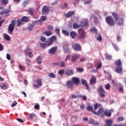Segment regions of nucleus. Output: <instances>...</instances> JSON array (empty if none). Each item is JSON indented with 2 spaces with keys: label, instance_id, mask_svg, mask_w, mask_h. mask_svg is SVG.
<instances>
[{
  "label": "nucleus",
  "instance_id": "obj_1",
  "mask_svg": "<svg viewBox=\"0 0 126 126\" xmlns=\"http://www.w3.org/2000/svg\"><path fill=\"white\" fill-rule=\"evenodd\" d=\"M112 15L118 26H122V25H124V23L125 22V19L122 17L120 18V16L119 15V14H118V13L113 12L112 13Z\"/></svg>",
  "mask_w": 126,
  "mask_h": 126
},
{
  "label": "nucleus",
  "instance_id": "obj_2",
  "mask_svg": "<svg viewBox=\"0 0 126 126\" xmlns=\"http://www.w3.org/2000/svg\"><path fill=\"white\" fill-rule=\"evenodd\" d=\"M105 21L106 23L109 25V26L113 27L115 25L116 23L115 22V20L112 16H107L105 18Z\"/></svg>",
  "mask_w": 126,
  "mask_h": 126
},
{
  "label": "nucleus",
  "instance_id": "obj_3",
  "mask_svg": "<svg viewBox=\"0 0 126 126\" xmlns=\"http://www.w3.org/2000/svg\"><path fill=\"white\" fill-rule=\"evenodd\" d=\"M46 20L47 16H42L39 20L34 21L32 24L33 25H42V24H43V22L46 21Z\"/></svg>",
  "mask_w": 126,
  "mask_h": 126
},
{
  "label": "nucleus",
  "instance_id": "obj_4",
  "mask_svg": "<svg viewBox=\"0 0 126 126\" xmlns=\"http://www.w3.org/2000/svg\"><path fill=\"white\" fill-rule=\"evenodd\" d=\"M16 23V21L13 20L11 22V24H9L7 28L9 34H12V33H13V31H14V26H15Z\"/></svg>",
  "mask_w": 126,
  "mask_h": 126
},
{
  "label": "nucleus",
  "instance_id": "obj_5",
  "mask_svg": "<svg viewBox=\"0 0 126 126\" xmlns=\"http://www.w3.org/2000/svg\"><path fill=\"white\" fill-rule=\"evenodd\" d=\"M97 91L99 94V97H101V98H105L106 97V91L103 88V85L100 86Z\"/></svg>",
  "mask_w": 126,
  "mask_h": 126
},
{
  "label": "nucleus",
  "instance_id": "obj_6",
  "mask_svg": "<svg viewBox=\"0 0 126 126\" xmlns=\"http://www.w3.org/2000/svg\"><path fill=\"white\" fill-rule=\"evenodd\" d=\"M72 48L74 49V51H77V52L82 51V48L80 44L78 43H74L72 44Z\"/></svg>",
  "mask_w": 126,
  "mask_h": 126
},
{
  "label": "nucleus",
  "instance_id": "obj_7",
  "mask_svg": "<svg viewBox=\"0 0 126 126\" xmlns=\"http://www.w3.org/2000/svg\"><path fill=\"white\" fill-rule=\"evenodd\" d=\"M66 86L69 89H73L74 88V83L71 81H67L66 83Z\"/></svg>",
  "mask_w": 126,
  "mask_h": 126
},
{
  "label": "nucleus",
  "instance_id": "obj_8",
  "mask_svg": "<svg viewBox=\"0 0 126 126\" xmlns=\"http://www.w3.org/2000/svg\"><path fill=\"white\" fill-rule=\"evenodd\" d=\"M65 74H66L67 76L73 75V74H74V70L71 69H67L65 70Z\"/></svg>",
  "mask_w": 126,
  "mask_h": 126
},
{
  "label": "nucleus",
  "instance_id": "obj_9",
  "mask_svg": "<svg viewBox=\"0 0 126 126\" xmlns=\"http://www.w3.org/2000/svg\"><path fill=\"white\" fill-rule=\"evenodd\" d=\"M49 11H50V9L47 6H44L42 8V13L44 15H47V14H49Z\"/></svg>",
  "mask_w": 126,
  "mask_h": 126
},
{
  "label": "nucleus",
  "instance_id": "obj_10",
  "mask_svg": "<svg viewBox=\"0 0 126 126\" xmlns=\"http://www.w3.org/2000/svg\"><path fill=\"white\" fill-rule=\"evenodd\" d=\"M79 38H84L85 36V32L82 29H79L78 30Z\"/></svg>",
  "mask_w": 126,
  "mask_h": 126
},
{
  "label": "nucleus",
  "instance_id": "obj_11",
  "mask_svg": "<svg viewBox=\"0 0 126 126\" xmlns=\"http://www.w3.org/2000/svg\"><path fill=\"white\" fill-rule=\"evenodd\" d=\"M74 14H75V13L74 12V11H71L66 14H64V15L65 17H66V18H69L73 16V15Z\"/></svg>",
  "mask_w": 126,
  "mask_h": 126
},
{
  "label": "nucleus",
  "instance_id": "obj_12",
  "mask_svg": "<svg viewBox=\"0 0 126 126\" xmlns=\"http://www.w3.org/2000/svg\"><path fill=\"white\" fill-rule=\"evenodd\" d=\"M10 12V9H7L5 11H2L0 12V15H4V16H8L9 15V13Z\"/></svg>",
  "mask_w": 126,
  "mask_h": 126
},
{
  "label": "nucleus",
  "instance_id": "obj_13",
  "mask_svg": "<svg viewBox=\"0 0 126 126\" xmlns=\"http://www.w3.org/2000/svg\"><path fill=\"white\" fill-rule=\"evenodd\" d=\"M96 77H95L94 75L92 76L90 80V84H91V85H93L94 84H96Z\"/></svg>",
  "mask_w": 126,
  "mask_h": 126
},
{
  "label": "nucleus",
  "instance_id": "obj_14",
  "mask_svg": "<svg viewBox=\"0 0 126 126\" xmlns=\"http://www.w3.org/2000/svg\"><path fill=\"white\" fill-rule=\"evenodd\" d=\"M72 82H73V83H74V84L78 85V84H79V82H80V80L77 77H73L72 78Z\"/></svg>",
  "mask_w": 126,
  "mask_h": 126
},
{
  "label": "nucleus",
  "instance_id": "obj_15",
  "mask_svg": "<svg viewBox=\"0 0 126 126\" xmlns=\"http://www.w3.org/2000/svg\"><path fill=\"white\" fill-rule=\"evenodd\" d=\"M81 83L83 85L85 86L87 90H89V86L88 84H87V81H86V80L82 79L81 80Z\"/></svg>",
  "mask_w": 126,
  "mask_h": 126
},
{
  "label": "nucleus",
  "instance_id": "obj_16",
  "mask_svg": "<svg viewBox=\"0 0 126 126\" xmlns=\"http://www.w3.org/2000/svg\"><path fill=\"white\" fill-rule=\"evenodd\" d=\"M79 57H80V55L78 54L73 55L72 56L71 61L73 63H75V61H76V60H77V59H79Z\"/></svg>",
  "mask_w": 126,
  "mask_h": 126
},
{
  "label": "nucleus",
  "instance_id": "obj_17",
  "mask_svg": "<svg viewBox=\"0 0 126 126\" xmlns=\"http://www.w3.org/2000/svg\"><path fill=\"white\" fill-rule=\"evenodd\" d=\"M36 83L37 85H33L34 87L38 88V86H42V80L40 79H38L36 80Z\"/></svg>",
  "mask_w": 126,
  "mask_h": 126
},
{
  "label": "nucleus",
  "instance_id": "obj_18",
  "mask_svg": "<svg viewBox=\"0 0 126 126\" xmlns=\"http://www.w3.org/2000/svg\"><path fill=\"white\" fill-rule=\"evenodd\" d=\"M104 112H105V110H104V109L103 108H99L97 112L94 111V115H100L103 114V113L104 114Z\"/></svg>",
  "mask_w": 126,
  "mask_h": 126
},
{
  "label": "nucleus",
  "instance_id": "obj_19",
  "mask_svg": "<svg viewBox=\"0 0 126 126\" xmlns=\"http://www.w3.org/2000/svg\"><path fill=\"white\" fill-rule=\"evenodd\" d=\"M103 114L105 116L108 117H111L112 116V112H111V111L107 109L104 110Z\"/></svg>",
  "mask_w": 126,
  "mask_h": 126
},
{
  "label": "nucleus",
  "instance_id": "obj_20",
  "mask_svg": "<svg viewBox=\"0 0 126 126\" xmlns=\"http://www.w3.org/2000/svg\"><path fill=\"white\" fill-rule=\"evenodd\" d=\"M57 52V47H52L51 49L49 50V54L51 55H54Z\"/></svg>",
  "mask_w": 126,
  "mask_h": 126
},
{
  "label": "nucleus",
  "instance_id": "obj_21",
  "mask_svg": "<svg viewBox=\"0 0 126 126\" xmlns=\"http://www.w3.org/2000/svg\"><path fill=\"white\" fill-rule=\"evenodd\" d=\"M115 71L117 73H121L123 72V67L122 66H117L115 69Z\"/></svg>",
  "mask_w": 126,
  "mask_h": 126
},
{
  "label": "nucleus",
  "instance_id": "obj_22",
  "mask_svg": "<svg viewBox=\"0 0 126 126\" xmlns=\"http://www.w3.org/2000/svg\"><path fill=\"white\" fill-rule=\"evenodd\" d=\"M63 50L64 51L65 53H69V46L67 44H65L63 46Z\"/></svg>",
  "mask_w": 126,
  "mask_h": 126
},
{
  "label": "nucleus",
  "instance_id": "obj_23",
  "mask_svg": "<svg viewBox=\"0 0 126 126\" xmlns=\"http://www.w3.org/2000/svg\"><path fill=\"white\" fill-rule=\"evenodd\" d=\"M87 110L89 112H92V113H93V114H94L95 113V110L93 109V107H92L91 105H88L87 107Z\"/></svg>",
  "mask_w": 126,
  "mask_h": 126
},
{
  "label": "nucleus",
  "instance_id": "obj_24",
  "mask_svg": "<svg viewBox=\"0 0 126 126\" xmlns=\"http://www.w3.org/2000/svg\"><path fill=\"white\" fill-rule=\"evenodd\" d=\"M57 36L56 35H53L49 39V42H52V43H54V42L57 41Z\"/></svg>",
  "mask_w": 126,
  "mask_h": 126
},
{
  "label": "nucleus",
  "instance_id": "obj_25",
  "mask_svg": "<svg viewBox=\"0 0 126 126\" xmlns=\"http://www.w3.org/2000/svg\"><path fill=\"white\" fill-rule=\"evenodd\" d=\"M0 87L1 88V89H3V90H5L7 89V85L6 84H4L3 83L0 84Z\"/></svg>",
  "mask_w": 126,
  "mask_h": 126
},
{
  "label": "nucleus",
  "instance_id": "obj_26",
  "mask_svg": "<svg viewBox=\"0 0 126 126\" xmlns=\"http://www.w3.org/2000/svg\"><path fill=\"white\" fill-rule=\"evenodd\" d=\"M70 36L72 39H74L75 36H77V33L75 31H72L70 32Z\"/></svg>",
  "mask_w": 126,
  "mask_h": 126
},
{
  "label": "nucleus",
  "instance_id": "obj_27",
  "mask_svg": "<svg viewBox=\"0 0 126 126\" xmlns=\"http://www.w3.org/2000/svg\"><path fill=\"white\" fill-rule=\"evenodd\" d=\"M113 124V120H107L106 121V125L105 126H111Z\"/></svg>",
  "mask_w": 126,
  "mask_h": 126
},
{
  "label": "nucleus",
  "instance_id": "obj_28",
  "mask_svg": "<svg viewBox=\"0 0 126 126\" xmlns=\"http://www.w3.org/2000/svg\"><path fill=\"white\" fill-rule=\"evenodd\" d=\"M115 64L117 66H122V61H121V60H118L117 61H115Z\"/></svg>",
  "mask_w": 126,
  "mask_h": 126
},
{
  "label": "nucleus",
  "instance_id": "obj_29",
  "mask_svg": "<svg viewBox=\"0 0 126 126\" xmlns=\"http://www.w3.org/2000/svg\"><path fill=\"white\" fill-rule=\"evenodd\" d=\"M3 36L4 39L7 40V41H10V36H9L7 34L3 33Z\"/></svg>",
  "mask_w": 126,
  "mask_h": 126
},
{
  "label": "nucleus",
  "instance_id": "obj_30",
  "mask_svg": "<svg viewBox=\"0 0 126 126\" xmlns=\"http://www.w3.org/2000/svg\"><path fill=\"white\" fill-rule=\"evenodd\" d=\"M23 22H28L29 21V17L24 16L21 19Z\"/></svg>",
  "mask_w": 126,
  "mask_h": 126
},
{
  "label": "nucleus",
  "instance_id": "obj_31",
  "mask_svg": "<svg viewBox=\"0 0 126 126\" xmlns=\"http://www.w3.org/2000/svg\"><path fill=\"white\" fill-rule=\"evenodd\" d=\"M88 26V20L85 19V21L83 22V27H87Z\"/></svg>",
  "mask_w": 126,
  "mask_h": 126
},
{
  "label": "nucleus",
  "instance_id": "obj_32",
  "mask_svg": "<svg viewBox=\"0 0 126 126\" xmlns=\"http://www.w3.org/2000/svg\"><path fill=\"white\" fill-rule=\"evenodd\" d=\"M44 34L49 37V36H51V35H53V33L51 32H49L48 31H46L44 32Z\"/></svg>",
  "mask_w": 126,
  "mask_h": 126
},
{
  "label": "nucleus",
  "instance_id": "obj_33",
  "mask_svg": "<svg viewBox=\"0 0 126 126\" xmlns=\"http://www.w3.org/2000/svg\"><path fill=\"white\" fill-rule=\"evenodd\" d=\"M41 59H42V57L40 56H38L37 58L36 62H37L38 64H41V63H42Z\"/></svg>",
  "mask_w": 126,
  "mask_h": 126
},
{
  "label": "nucleus",
  "instance_id": "obj_34",
  "mask_svg": "<svg viewBox=\"0 0 126 126\" xmlns=\"http://www.w3.org/2000/svg\"><path fill=\"white\" fill-rule=\"evenodd\" d=\"M98 108H101V105L99 103H95L94 105V111H96Z\"/></svg>",
  "mask_w": 126,
  "mask_h": 126
},
{
  "label": "nucleus",
  "instance_id": "obj_35",
  "mask_svg": "<svg viewBox=\"0 0 126 126\" xmlns=\"http://www.w3.org/2000/svg\"><path fill=\"white\" fill-rule=\"evenodd\" d=\"M23 23L22 20H17V27H18V26H20V25H21V24Z\"/></svg>",
  "mask_w": 126,
  "mask_h": 126
},
{
  "label": "nucleus",
  "instance_id": "obj_36",
  "mask_svg": "<svg viewBox=\"0 0 126 126\" xmlns=\"http://www.w3.org/2000/svg\"><path fill=\"white\" fill-rule=\"evenodd\" d=\"M62 33L66 36H69V33H68V32L65 30H63Z\"/></svg>",
  "mask_w": 126,
  "mask_h": 126
},
{
  "label": "nucleus",
  "instance_id": "obj_37",
  "mask_svg": "<svg viewBox=\"0 0 126 126\" xmlns=\"http://www.w3.org/2000/svg\"><path fill=\"white\" fill-rule=\"evenodd\" d=\"M57 64L59 65V66H60L61 67H63L65 66V64L63 62H61L60 63H58Z\"/></svg>",
  "mask_w": 126,
  "mask_h": 126
},
{
  "label": "nucleus",
  "instance_id": "obj_38",
  "mask_svg": "<svg viewBox=\"0 0 126 126\" xmlns=\"http://www.w3.org/2000/svg\"><path fill=\"white\" fill-rule=\"evenodd\" d=\"M105 59L108 60L109 61L112 60V55L106 54L105 55Z\"/></svg>",
  "mask_w": 126,
  "mask_h": 126
},
{
  "label": "nucleus",
  "instance_id": "obj_39",
  "mask_svg": "<svg viewBox=\"0 0 126 126\" xmlns=\"http://www.w3.org/2000/svg\"><path fill=\"white\" fill-rule=\"evenodd\" d=\"M48 76L51 78H56V75L53 73H49Z\"/></svg>",
  "mask_w": 126,
  "mask_h": 126
},
{
  "label": "nucleus",
  "instance_id": "obj_40",
  "mask_svg": "<svg viewBox=\"0 0 126 126\" xmlns=\"http://www.w3.org/2000/svg\"><path fill=\"white\" fill-rule=\"evenodd\" d=\"M73 27L74 29H77V28H79V25H78V24L74 23L73 24Z\"/></svg>",
  "mask_w": 126,
  "mask_h": 126
},
{
  "label": "nucleus",
  "instance_id": "obj_41",
  "mask_svg": "<svg viewBox=\"0 0 126 126\" xmlns=\"http://www.w3.org/2000/svg\"><path fill=\"white\" fill-rule=\"evenodd\" d=\"M47 29L50 31H53V30H54V26L49 25L47 26Z\"/></svg>",
  "mask_w": 126,
  "mask_h": 126
},
{
  "label": "nucleus",
  "instance_id": "obj_42",
  "mask_svg": "<svg viewBox=\"0 0 126 126\" xmlns=\"http://www.w3.org/2000/svg\"><path fill=\"white\" fill-rule=\"evenodd\" d=\"M105 88L106 89V90H109L111 89V85L109 84H107L105 85Z\"/></svg>",
  "mask_w": 126,
  "mask_h": 126
},
{
  "label": "nucleus",
  "instance_id": "obj_43",
  "mask_svg": "<svg viewBox=\"0 0 126 126\" xmlns=\"http://www.w3.org/2000/svg\"><path fill=\"white\" fill-rule=\"evenodd\" d=\"M125 120V118L123 117H120L117 118V122H123Z\"/></svg>",
  "mask_w": 126,
  "mask_h": 126
},
{
  "label": "nucleus",
  "instance_id": "obj_44",
  "mask_svg": "<svg viewBox=\"0 0 126 126\" xmlns=\"http://www.w3.org/2000/svg\"><path fill=\"white\" fill-rule=\"evenodd\" d=\"M40 46L41 48H42V49H45V47H47V44L41 43L40 44Z\"/></svg>",
  "mask_w": 126,
  "mask_h": 126
},
{
  "label": "nucleus",
  "instance_id": "obj_45",
  "mask_svg": "<svg viewBox=\"0 0 126 126\" xmlns=\"http://www.w3.org/2000/svg\"><path fill=\"white\" fill-rule=\"evenodd\" d=\"M58 73H59V74H60V75H63V74H64V70L61 69V70H59L58 72Z\"/></svg>",
  "mask_w": 126,
  "mask_h": 126
},
{
  "label": "nucleus",
  "instance_id": "obj_46",
  "mask_svg": "<svg viewBox=\"0 0 126 126\" xmlns=\"http://www.w3.org/2000/svg\"><path fill=\"white\" fill-rule=\"evenodd\" d=\"M35 117H36V115H35V113H31L30 115L29 118L30 119H33V118H35Z\"/></svg>",
  "mask_w": 126,
  "mask_h": 126
},
{
  "label": "nucleus",
  "instance_id": "obj_47",
  "mask_svg": "<svg viewBox=\"0 0 126 126\" xmlns=\"http://www.w3.org/2000/svg\"><path fill=\"white\" fill-rule=\"evenodd\" d=\"M55 32H56L57 35H60V29L56 28H55Z\"/></svg>",
  "mask_w": 126,
  "mask_h": 126
},
{
  "label": "nucleus",
  "instance_id": "obj_48",
  "mask_svg": "<svg viewBox=\"0 0 126 126\" xmlns=\"http://www.w3.org/2000/svg\"><path fill=\"white\" fill-rule=\"evenodd\" d=\"M90 31H91L92 32H94V33H97V29H96V28L94 27L91 29Z\"/></svg>",
  "mask_w": 126,
  "mask_h": 126
},
{
  "label": "nucleus",
  "instance_id": "obj_49",
  "mask_svg": "<svg viewBox=\"0 0 126 126\" xmlns=\"http://www.w3.org/2000/svg\"><path fill=\"white\" fill-rule=\"evenodd\" d=\"M34 109H35V110H39V109H40V105H39L38 103H36L34 105Z\"/></svg>",
  "mask_w": 126,
  "mask_h": 126
},
{
  "label": "nucleus",
  "instance_id": "obj_50",
  "mask_svg": "<svg viewBox=\"0 0 126 126\" xmlns=\"http://www.w3.org/2000/svg\"><path fill=\"white\" fill-rule=\"evenodd\" d=\"M1 1H2V3H3V4L6 5V4H7V3L8 2V0H1Z\"/></svg>",
  "mask_w": 126,
  "mask_h": 126
},
{
  "label": "nucleus",
  "instance_id": "obj_51",
  "mask_svg": "<svg viewBox=\"0 0 126 126\" xmlns=\"http://www.w3.org/2000/svg\"><path fill=\"white\" fill-rule=\"evenodd\" d=\"M28 12L30 14H31V15H33V10L32 9V8H30L28 10Z\"/></svg>",
  "mask_w": 126,
  "mask_h": 126
},
{
  "label": "nucleus",
  "instance_id": "obj_52",
  "mask_svg": "<svg viewBox=\"0 0 126 126\" xmlns=\"http://www.w3.org/2000/svg\"><path fill=\"white\" fill-rule=\"evenodd\" d=\"M77 70L79 72H82L84 70H83V68H82L78 67V68H77Z\"/></svg>",
  "mask_w": 126,
  "mask_h": 126
},
{
  "label": "nucleus",
  "instance_id": "obj_53",
  "mask_svg": "<svg viewBox=\"0 0 126 126\" xmlns=\"http://www.w3.org/2000/svg\"><path fill=\"white\" fill-rule=\"evenodd\" d=\"M78 97H81V95H76L75 94H72V98H74V99L78 98Z\"/></svg>",
  "mask_w": 126,
  "mask_h": 126
},
{
  "label": "nucleus",
  "instance_id": "obj_54",
  "mask_svg": "<svg viewBox=\"0 0 126 126\" xmlns=\"http://www.w3.org/2000/svg\"><path fill=\"white\" fill-rule=\"evenodd\" d=\"M93 125H94V126H99V122H97L94 120L93 122Z\"/></svg>",
  "mask_w": 126,
  "mask_h": 126
},
{
  "label": "nucleus",
  "instance_id": "obj_55",
  "mask_svg": "<svg viewBox=\"0 0 126 126\" xmlns=\"http://www.w3.org/2000/svg\"><path fill=\"white\" fill-rule=\"evenodd\" d=\"M40 40L42 42H46V37L41 36L40 37Z\"/></svg>",
  "mask_w": 126,
  "mask_h": 126
},
{
  "label": "nucleus",
  "instance_id": "obj_56",
  "mask_svg": "<svg viewBox=\"0 0 126 126\" xmlns=\"http://www.w3.org/2000/svg\"><path fill=\"white\" fill-rule=\"evenodd\" d=\"M17 105V103L16 101H14V103H12L11 106L13 107L16 106Z\"/></svg>",
  "mask_w": 126,
  "mask_h": 126
},
{
  "label": "nucleus",
  "instance_id": "obj_57",
  "mask_svg": "<svg viewBox=\"0 0 126 126\" xmlns=\"http://www.w3.org/2000/svg\"><path fill=\"white\" fill-rule=\"evenodd\" d=\"M28 3H29V1H25L23 3V5L24 6H25L27 5V4H28Z\"/></svg>",
  "mask_w": 126,
  "mask_h": 126
},
{
  "label": "nucleus",
  "instance_id": "obj_58",
  "mask_svg": "<svg viewBox=\"0 0 126 126\" xmlns=\"http://www.w3.org/2000/svg\"><path fill=\"white\" fill-rule=\"evenodd\" d=\"M25 53L26 54H28L30 53V48H28L27 50H26L25 51Z\"/></svg>",
  "mask_w": 126,
  "mask_h": 126
},
{
  "label": "nucleus",
  "instance_id": "obj_59",
  "mask_svg": "<svg viewBox=\"0 0 126 126\" xmlns=\"http://www.w3.org/2000/svg\"><path fill=\"white\" fill-rule=\"evenodd\" d=\"M98 41H102V36L101 35H99L96 38Z\"/></svg>",
  "mask_w": 126,
  "mask_h": 126
},
{
  "label": "nucleus",
  "instance_id": "obj_60",
  "mask_svg": "<svg viewBox=\"0 0 126 126\" xmlns=\"http://www.w3.org/2000/svg\"><path fill=\"white\" fill-rule=\"evenodd\" d=\"M6 59H8V61H10V55L9 54H7L6 55Z\"/></svg>",
  "mask_w": 126,
  "mask_h": 126
},
{
  "label": "nucleus",
  "instance_id": "obj_61",
  "mask_svg": "<svg viewBox=\"0 0 126 126\" xmlns=\"http://www.w3.org/2000/svg\"><path fill=\"white\" fill-rule=\"evenodd\" d=\"M119 90L121 93H123L124 92V88L123 87H120L119 88Z\"/></svg>",
  "mask_w": 126,
  "mask_h": 126
},
{
  "label": "nucleus",
  "instance_id": "obj_62",
  "mask_svg": "<svg viewBox=\"0 0 126 126\" xmlns=\"http://www.w3.org/2000/svg\"><path fill=\"white\" fill-rule=\"evenodd\" d=\"M70 55H67L66 57V59L64 60V62H66L68 60H69V59H70Z\"/></svg>",
  "mask_w": 126,
  "mask_h": 126
},
{
  "label": "nucleus",
  "instance_id": "obj_63",
  "mask_svg": "<svg viewBox=\"0 0 126 126\" xmlns=\"http://www.w3.org/2000/svg\"><path fill=\"white\" fill-rule=\"evenodd\" d=\"M19 67L20 68V69H21L22 70V71H23V70H24V67L21 65H20L19 66Z\"/></svg>",
  "mask_w": 126,
  "mask_h": 126
},
{
  "label": "nucleus",
  "instance_id": "obj_64",
  "mask_svg": "<svg viewBox=\"0 0 126 126\" xmlns=\"http://www.w3.org/2000/svg\"><path fill=\"white\" fill-rule=\"evenodd\" d=\"M17 120L18 121V122H19V123H24V121H23V120L20 118H17Z\"/></svg>",
  "mask_w": 126,
  "mask_h": 126
}]
</instances>
